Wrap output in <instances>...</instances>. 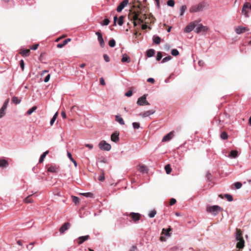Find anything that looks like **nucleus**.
I'll use <instances>...</instances> for the list:
<instances>
[{"instance_id":"nucleus-1","label":"nucleus","mask_w":251,"mask_h":251,"mask_svg":"<svg viewBox=\"0 0 251 251\" xmlns=\"http://www.w3.org/2000/svg\"><path fill=\"white\" fill-rule=\"evenodd\" d=\"M141 3L137 1L135 2L133 7L134 8H137L138 9L134 11H130V14L128 15V17H130L131 20L133 21L134 26L135 27L138 24L143 23L145 20L147 19L146 15L142 14L140 11Z\"/></svg>"},{"instance_id":"nucleus-2","label":"nucleus","mask_w":251,"mask_h":251,"mask_svg":"<svg viewBox=\"0 0 251 251\" xmlns=\"http://www.w3.org/2000/svg\"><path fill=\"white\" fill-rule=\"evenodd\" d=\"M235 238L238 241L236 248L239 249H243L244 247L245 241L243 237L242 231L240 229L236 228Z\"/></svg>"},{"instance_id":"nucleus-3","label":"nucleus","mask_w":251,"mask_h":251,"mask_svg":"<svg viewBox=\"0 0 251 251\" xmlns=\"http://www.w3.org/2000/svg\"><path fill=\"white\" fill-rule=\"evenodd\" d=\"M208 6V4L205 2H202L198 4L192 5L189 9L190 13H196L203 11V10Z\"/></svg>"},{"instance_id":"nucleus-4","label":"nucleus","mask_w":251,"mask_h":251,"mask_svg":"<svg viewBox=\"0 0 251 251\" xmlns=\"http://www.w3.org/2000/svg\"><path fill=\"white\" fill-rule=\"evenodd\" d=\"M223 210L222 208L218 205L208 206L206 207V211L210 213L214 216L219 214L220 211Z\"/></svg>"},{"instance_id":"nucleus-5","label":"nucleus","mask_w":251,"mask_h":251,"mask_svg":"<svg viewBox=\"0 0 251 251\" xmlns=\"http://www.w3.org/2000/svg\"><path fill=\"white\" fill-rule=\"evenodd\" d=\"M99 147L101 150L105 151H109L111 148V145L104 140H102L99 143Z\"/></svg>"},{"instance_id":"nucleus-6","label":"nucleus","mask_w":251,"mask_h":251,"mask_svg":"<svg viewBox=\"0 0 251 251\" xmlns=\"http://www.w3.org/2000/svg\"><path fill=\"white\" fill-rule=\"evenodd\" d=\"M125 215L130 217L132 221L134 223L138 222L141 217V215L138 213L131 212L129 214L126 213Z\"/></svg>"},{"instance_id":"nucleus-7","label":"nucleus","mask_w":251,"mask_h":251,"mask_svg":"<svg viewBox=\"0 0 251 251\" xmlns=\"http://www.w3.org/2000/svg\"><path fill=\"white\" fill-rule=\"evenodd\" d=\"M147 95L145 94L143 96L140 97L137 101V104L140 106L149 105L150 103L146 100Z\"/></svg>"},{"instance_id":"nucleus-8","label":"nucleus","mask_w":251,"mask_h":251,"mask_svg":"<svg viewBox=\"0 0 251 251\" xmlns=\"http://www.w3.org/2000/svg\"><path fill=\"white\" fill-rule=\"evenodd\" d=\"M9 102V99H7L4 102L2 107L0 109V118H2L5 114V110Z\"/></svg>"},{"instance_id":"nucleus-9","label":"nucleus","mask_w":251,"mask_h":251,"mask_svg":"<svg viewBox=\"0 0 251 251\" xmlns=\"http://www.w3.org/2000/svg\"><path fill=\"white\" fill-rule=\"evenodd\" d=\"M249 30V29L247 27H243L242 26H239L235 28V31L238 34L243 33L246 31Z\"/></svg>"},{"instance_id":"nucleus-10","label":"nucleus","mask_w":251,"mask_h":251,"mask_svg":"<svg viewBox=\"0 0 251 251\" xmlns=\"http://www.w3.org/2000/svg\"><path fill=\"white\" fill-rule=\"evenodd\" d=\"M128 3V0H123L119 5L117 8V11L118 12H120L122 11V10L125 7L126 5Z\"/></svg>"},{"instance_id":"nucleus-11","label":"nucleus","mask_w":251,"mask_h":251,"mask_svg":"<svg viewBox=\"0 0 251 251\" xmlns=\"http://www.w3.org/2000/svg\"><path fill=\"white\" fill-rule=\"evenodd\" d=\"M155 112V110L151 109L145 111L144 112L140 113L139 115L143 118L148 117L152 114H153Z\"/></svg>"},{"instance_id":"nucleus-12","label":"nucleus","mask_w":251,"mask_h":251,"mask_svg":"<svg viewBox=\"0 0 251 251\" xmlns=\"http://www.w3.org/2000/svg\"><path fill=\"white\" fill-rule=\"evenodd\" d=\"M249 2H246L244 4L242 10V13L245 15L246 17H248V13H249Z\"/></svg>"},{"instance_id":"nucleus-13","label":"nucleus","mask_w":251,"mask_h":251,"mask_svg":"<svg viewBox=\"0 0 251 251\" xmlns=\"http://www.w3.org/2000/svg\"><path fill=\"white\" fill-rule=\"evenodd\" d=\"M174 136V132L173 131H171L167 134H166L162 140V142H165L170 141Z\"/></svg>"},{"instance_id":"nucleus-14","label":"nucleus","mask_w":251,"mask_h":251,"mask_svg":"<svg viewBox=\"0 0 251 251\" xmlns=\"http://www.w3.org/2000/svg\"><path fill=\"white\" fill-rule=\"evenodd\" d=\"M196 25V24H195V22L190 23L185 28L184 31L186 33H189L191 32L194 29Z\"/></svg>"},{"instance_id":"nucleus-15","label":"nucleus","mask_w":251,"mask_h":251,"mask_svg":"<svg viewBox=\"0 0 251 251\" xmlns=\"http://www.w3.org/2000/svg\"><path fill=\"white\" fill-rule=\"evenodd\" d=\"M96 34L98 36V40L100 43V47L103 48L105 45V43L104 40L102 38V34H101L100 32L99 31L97 32L96 33Z\"/></svg>"},{"instance_id":"nucleus-16","label":"nucleus","mask_w":251,"mask_h":251,"mask_svg":"<svg viewBox=\"0 0 251 251\" xmlns=\"http://www.w3.org/2000/svg\"><path fill=\"white\" fill-rule=\"evenodd\" d=\"M70 224L68 222L65 223L62 225L59 229V231L61 233H63L65 231L68 230L70 227Z\"/></svg>"},{"instance_id":"nucleus-17","label":"nucleus","mask_w":251,"mask_h":251,"mask_svg":"<svg viewBox=\"0 0 251 251\" xmlns=\"http://www.w3.org/2000/svg\"><path fill=\"white\" fill-rule=\"evenodd\" d=\"M138 171L142 173H147L148 171V169L147 167L143 164H139L137 168Z\"/></svg>"},{"instance_id":"nucleus-18","label":"nucleus","mask_w":251,"mask_h":251,"mask_svg":"<svg viewBox=\"0 0 251 251\" xmlns=\"http://www.w3.org/2000/svg\"><path fill=\"white\" fill-rule=\"evenodd\" d=\"M208 30V28L206 26H203L202 25H200L196 28L195 31L197 33H200L201 32H205Z\"/></svg>"},{"instance_id":"nucleus-19","label":"nucleus","mask_w":251,"mask_h":251,"mask_svg":"<svg viewBox=\"0 0 251 251\" xmlns=\"http://www.w3.org/2000/svg\"><path fill=\"white\" fill-rule=\"evenodd\" d=\"M30 52L29 49H21L19 53L23 57H27L29 55Z\"/></svg>"},{"instance_id":"nucleus-20","label":"nucleus","mask_w":251,"mask_h":251,"mask_svg":"<svg viewBox=\"0 0 251 251\" xmlns=\"http://www.w3.org/2000/svg\"><path fill=\"white\" fill-rule=\"evenodd\" d=\"M119 132H115L114 133H112V135H111V140L112 141L117 143L119 140Z\"/></svg>"},{"instance_id":"nucleus-21","label":"nucleus","mask_w":251,"mask_h":251,"mask_svg":"<svg viewBox=\"0 0 251 251\" xmlns=\"http://www.w3.org/2000/svg\"><path fill=\"white\" fill-rule=\"evenodd\" d=\"M89 238H90L89 235L80 236L78 238L77 243L79 245H80V244H82L84 241L88 240Z\"/></svg>"},{"instance_id":"nucleus-22","label":"nucleus","mask_w":251,"mask_h":251,"mask_svg":"<svg viewBox=\"0 0 251 251\" xmlns=\"http://www.w3.org/2000/svg\"><path fill=\"white\" fill-rule=\"evenodd\" d=\"M9 165V163L7 160L4 159H0V168H5L8 167Z\"/></svg>"},{"instance_id":"nucleus-23","label":"nucleus","mask_w":251,"mask_h":251,"mask_svg":"<svg viewBox=\"0 0 251 251\" xmlns=\"http://www.w3.org/2000/svg\"><path fill=\"white\" fill-rule=\"evenodd\" d=\"M172 230V228L171 227H169L168 229L163 228L162 230L161 234H164L165 235L167 236H170L171 233H170V231Z\"/></svg>"},{"instance_id":"nucleus-24","label":"nucleus","mask_w":251,"mask_h":251,"mask_svg":"<svg viewBox=\"0 0 251 251\" xmlns=\"http://www.w3.org/2000/svg\"><path fill=\"white\" fill-rule=\"evenodd\" d=\"M115 121L116 122H118L121 125H125V122H124L123 119L121 117V116L116 115L115 116Z\"/></svg>"},{"instance_id":"nucleus-25","label":"nucleus","mask_w":251,"mask_h":251,"mask_svg":"<svg viewBox=\"0 0 251 251\" xmlns=\"http://www.w3.org/2000/svg\"><path fill=\"white\" fill-rule=\"evenodd\" d=\"M48 170L51 173H56L58 171V168L56 166H50L48 168Z\"/></svg>"},{"instance_id":"nucleus-26","label":"nucleus","mask_w":251,"mask_h":251,"mask_svg":"<svg viewBox=\"0 0 251 251\" xmlns=\"http://www.w3.org/2000/svg\"><path fill=\"white\" fill-rule=\"evenodd\" d=\"M130 61V57L126 54H124L123 55V57L122 58V62H127L129 63Z\"/></svg>"},{"instance_id":"nucleus-27","label":"nucleus","mask_w":251,"mask_h":251,"mask_svg":"<svg viewBox=\"0 0 251 251\" xmlns=\"http://www.w3.org/2000/svg\"><path fill=\"white\" fill-rule=\"evenodd\" d=\"M32 195L28 196L26 198L24 199V202L26 203H31L33 202V200L31 199Z\"/></svg>"},{"instance_id":"nucleus-28","label":"nucleus","mask_w":251,"mask_h":251,"mask_svg":"<svg viewBox=\"0 0 251 251\" xmlns=\"http://www.w3.org/2000/svg\"><path fill=\"white\" fill-rule=\"evenodd\" d=\"M238 156V151L235 150H232L229 154V157L231 158H236Z\"/></svg>"},{"instance_id":"nucleus-29","label":"nucleus","mask_w":251,"mask_h":251,"mask_svg":"<svg viewBox=\"0 0 251 251\" xmlns=\"http://www.w3.org/2000/svg\"><path fill=\"white\" fill-rule=\"evenodd\" d=\"M155 51L153 49H150L147 51V56L149 57H151L153 56L154 54Z\"/></svg>"},{"instance_id":"nucleus-30","label":"nucleus","mask_w":251,"mask_h":251,"mask_svg":"<svg viewBox=\"0 0 251 251\" xmlns=\"http://www.w3.org/2000/svg\"><path fill=\"white\" fill-rule=\"evenodd\" d=\"M153 41L156 44H159L161 41V38L157 36H154L153 37Z\"/></svg>"},{"instance_id":"nucleus-31","label":"nucleus","mask_w":251,"mask_h":251,"mask_svg":"<svg viewBox=\"0 0 251 251\" xmlns=\"http://www.w3.org/2000/svg\"><path fill=\"white\" fill-rule=\"evenodd\" d=\"M12 102L15 104H17L21 102V100H19L17 97L14 96L12 98Z\"/></svg>"},{"instance_id":"nucleus-32","label":"nucleus","mask_w":251,"mask_h":251,"mask_svg":"<svg viewBox=\"0 0 251 251\" xmlns=\"http://www.w3.org/2000/svg\"><path fill=\"white\" fill-rule=\"evenodd\" d=\"M57 116H58V112H57L54 115V116H53V117L52 118V119H51V120L50 121V124L51 126L53 125V124H54V122L55 121Z\"/></svg>"},{"instance_id":"nucleus-33","label":"nucleus","mask_w":251,"mask_h":251,"mask_svg":"<svg viewBox=\"0 0 251 251\" xmlns=\"http://www.w3.org/2000/svg\"><path fill=\"white\" fill-rule=\"evenodd\" d=\"M165 170L167 174H170L172 171V169L169 164H167L165 166Z\"/></svg>"},{"instance_id":"nucleus-34","label":"nucleus","mask_w":251,"mask_h":251,"mask_svg":"<svg viewBox=\"0 0 251 251\" xmlns=\"http://www.w3.org/2000/svg\"><path fill=\"white\" fill-rule=\"evenodd\" d=\"M221 138L223 140H226L228 138V135L225 131H223L221 134Z\"/></svg>"},{"instance_id":"nucleus-35","label":"nucleus","mask_w":251,"mask_h":251,"mask_svg":"<svg viewBox=\"0 0 251 251\" xmlns=\"http://www.w3.org/2000/svg\"><path fill=\"white\" fill-rule=\"evenodd\" d=\"M37 109V107L36 106H34L31 108L29 109L27 112L26 114L27 115H30L32 113H33L35 110Z\"/></svg>"},{"instance_id":"nucleus-36","label":"nucleus","mask_w":251,"mask_h":251,"mask_svg":"<svg viewBox=\"0 0 251 251\" xmlns=\"http://www.w3.org/2000/svg\"><path fill=\"white\" fill-rule=\"evenodd\" d=\"M72 201H73L75 204H77L79 203V199L78 197H76V196H72Z\"/></svg>"},{"instance_id":"nucleus-37","label":"nucleus","mask_w":251,"mask_h":251,"mask_svg":"<svg viewBox=\"0 0 251 251\" xmlns=\"http://www.w3.org/2000/svg\"><path fill=\"white\" fill-rule=\"evenodd\" d=\"M105 178H104V174L103 171H101V174L100 175V176L98 177L99 180L100 181H104Z\"/></svg>"},{"instance_id":"nucleus-38","label":"nucleus","mask_w":251,"mask_h":251,"mask_svg":"<svg viewBox=\"0 0 251 251\" xmlns=\"http://www.w3.org/2000/svg\"><path fill=\"white\" fill-rule=\"evenodd\" d=\"M156 214V211L154 209L151 210L149 214V216L150 218H153Z\"/></svg>"},{"instance_id":"nucleus-39","label":"nucleus","mask_w":251,"mask_h":251,"mask_svg":"<svg viewBox=\"0 0 251 251\" xmlns=\"http://www.w3.org/2000/svg\"><path fill=\"white\" fill-rule=\"evenodd\" d=\"M186 9H187V7L186 5H182L180 7V15L181 16H182L184 14V13L185 12Z\"/></svg>"},{"instance_id":"nucleus-40","label":"nucleus","mask_w":251,"mask_h":251,"mask_svg":"<svg viewBox=\"0 0 251 251\" xmlns=\"http://www.w3.org/2000/svg\"><path fill=\"white\" fill-rule=\"evenodd\" d=\"M225 197L227 199V201H233L232 196L229 194H225Z\"/></svg>"},{"instance_id":"nucleus-41","label":"nucleus","mask_w":251,"mask_h":251,"mask_svg":"<svg viewBox=\"0 0 251 251\" xmlns=\"http://www.w3.org/2000/svg\"><path fill=\"white\" fill-rule=\"evenodd\" d=\"M132 126H133V127L134 128V129H138L140 126V123H137V122H134L132 123Z\"/></svg>"},{"instance_id":"nucleus-42","label":"nucleus","mask_w":251,"mask_h":251,"mask_svg":"<svg viewBox=\"0 0 251 251\" xmlns=\"http://www.w3.org/2000/svg\"><path fill=\"white\" fill-rule=\"evenodd\" d=\"M124 23V17L123 16H120L119 17L118 24L119 25H122Z\"/></svg>"},{"instance_id":"nucleus-43","label":"nucleus","mask_w":251,"mask_h":251,"mask_svg":"<svg viewBox=\"0 0 251 251\" xmlns=\"http://www.w3.org/2000/svg\"><path fill=\"white\" fill-rule=\"evenodd\" d=\"M82 195L86 197H93V194L90 192L82 193Z\"/></svg>"},{"instance_id":"nucleus-44","label":"nucleus","mask_w":251,"mask_h":251,"mask_svg":"<svg viewBox=\"0 0 251 251\" xmlns=\"http://www.w3.org/2000/svg\"><path fill=\"white\" fill-rule=\"evenodd\" d=\"M171 54L173 56H177L179 54V52L176 49H173L171 51Z\"/></svg>"},{"instance_id":"nucleus-45","label":"nucleus","mask_w":251,"mask_h":251,"mask_svg":"<svg viewBox=\"0 0 251 251\" xmlns=\"http://www.w3.org/2000/svg\"><path fill=\"white\" fill-rule=\"evenodd\" d=\"M172 56L170 55L165 57L162 59V63H165L167 61H168L172 59Z\"/></svg>"},{"instance_id":"nucleus-46","label":"nucleus","mask_w":251,"mask_h":251,"mask_svg":"<svg viewBox=\"0 0 251 251\" xmlns=\"http://www.w3.org/2000/svg\"><path fill=\"white\" fill-rule=\"evenodd\" d=\"M234 185L235 187L236 188V189H240L242 187V184L240 182H237L234 184Z\"/></svg>"},{"instance_id":"nucleus-47","label":"nucleus","mask_w":251,"mask_h":251,"mask_svg":"<svg viewBox=\"0 0 251 251\" xmlns=\"http://www.w3.org/2000/svg\"><path fill=\"white\" fill-rule=\"evenodd\" d=\"M115 44H116L115 41L114 39H111L109 41V45L111 47H115Z\"/></svg>"},{"instance_id":"nucleus-48","label":"nucleus","mask_w":251,"mask_h":251,"mask_svg":"<svg viewBox=\"0 0 251 251\" xmlns=\"http://www.w3.org/2000/svg\"><path fill=\"white\" fill-rule=\"evenodd\" d=\"M167 4L169 6L173 7L175 5V1L174 0H169L167 1Z\"/></svg>"},{"instance_id":"nucleus-49","label":"nucleus","mask_w":251,"mask_h":251,"mask_svg":"<svg viewBox=\"0 0 251 251\" xmlns=\"http://www.w3.org/2000/svg\"><path fill=\"white\" fill-rule=\"evenodd\" d=\"M162 57V55L161 52H158L156 56V60L159 61Z\"/></svg>"},{"instance_id":"nucleus-50","label":"nucleus","mask_w":251,"mask_h":251,"mask_svg":"<svg viewBox=\"0 0 251 251\" xmlns=\"http://www.w3.org/2000/svg\"><path fill=\"white\" fill-rule=\"evenodd\" d=\"M20 66H21V68L22 69V70L23 71H24V67H25V63H24V61L23 60H21L20 61Z\"/></svg>"},{"instance_id":"nucleus-51","label":"nucleus","mask_w":251,"mask_h":251,"mask_svg":"<svg viewBox=\"0 0 251 251\" xmlns=\"http://www.w3.org/2000/svg\"><path fill=\"white\" fill-rule=\"evenodd\" d=\"M110 23V21L108 19H105L103 21V25H107Z\"/></svg>"},{"instance_id":"nucleus-52","label":"nucleus","mask_w":251,"mask_h":251,"mask_svg":"<svg viewBox=\"0 0 251 251\" xmlns=\"http://www.w3.org/2000/svg\"><path fill=\"white\" fill-rule=\"evenodd\" d=\"M66 45V44H65L64 43V41H63V43H59L57 45V47L58 48H63L64 46H65V45Z\"/></svg>"},{"instance_id":"nucleus-53","label":"nucleus","mask_w":251,"mask_h":251,"mask_svg":"<svg viewBox=\"0 0 251 251\" xmlns=\"http://www.w3.org/2000/svg\"><path fill=\"white\" fill-rule=\"evenodd\" d=\"M39 46V45L38 44H34L33 46H31L30 47V49L33 50H36Z\"/></svg>"},{"instance_id":"nucleus-54","label":"nucleus","mask_w":251,"mask_h":251,"mask_svg":"<svg viewBox=\"0 0 251 251\" xmlns=\"http://www.w3.org/2000/svg\"><path fill=\"white\" fill-rule=\"evenodd\" d=\"M132 95V92L131 90L128 91L126 93H125V96L126 97H130Z\"/></svg>"},{"instance_id":"nucleus-55","label":"nucleus","mask_w":251,"mask_h":251,"mask_svg":"<svg viewBox=\"0 0 251 251\" xmlns=\"http://www.w3.org/2000/svg\"><path fill=\"white\" fill-rule=\"evenodd\" d=\"M206 177L207 178L208 180L210 181L212 178V176L211 174L209 173H207L206 175Z\"/></svg>"},{"instance_id":"nucleus-56","label":"nucleus","mask_w":251,"mask_h":251,"mask_svg":"<svg viewBox=\"0 0 251 251\" xmlns=\"http://www.w3.org/2000/svg\"><path fill=\"white\" fill-rule=\"evenodd\" d=\"M176 202V199H174V198H172L171 200H170V205H174V204H175Z\"/></svg>"},{"instance_id":"nucleus-57","label":"nucleus","mask_w":251,"mask_h":251,"mask_svg":"<svg viewBox=\"0 0 251 251\" xmlns=\"http://www.w3.org/2000/svg\"><path fill=\"white\" fill-rule=\"evenodd\" d=\"M46 156H45L44 154H42L39 159V163H42L44 161V158H45Z\"/></svg>"},{"instance_id":"nucleus-58","label":"nucleus","mask_w":251,"mask_h":251,"mask_svg":"<svg viewBox=\"0 0 251 251\" xmlns=\"http://www.w3.org/2000/svg\"><path fill=\"white\" fill-rule=\"evenodd\" d=\"M103 58L105 60V61L107 62L110 61L109 57L107 54L103 55Z\"/></svg>"},{"instance_id":"nucleus-59","label":"nucleus","mask_w":251,"mask_h":251,"mask_svg":"<svg viewBox=\"0 0 251 251\" xmlns=\"http://www.w3.org/2000/svg\"><path fill=\"white\" fill-rule=\"evenodd\" d=\"M100 84L101 85H103V86L105 85V81L103 77L100 78Z\"/></svg>"},{"instance_id":"nucleus-60","label":"nucleus","mask_w":251,"mask_h":251,"mask_svg":"<svg viewBox=\"0 0 251 251\" xmlns=\"http://www.w3.org/2000/svg\"><path fill=\"white\" fill-rule=\"evenodd\" d=\"M50 74L48 75L44 79V82H48L50 80Z\"/></svg>"},{"instance_id":"nucleus-61","label":"nucleus","mask_w":251,"mask_h":251,"mask_svg":"<svg viewBox=\"0 0 251 251\" xmlns=\"http://www.w3.org/2000/svg\"><path fill=\"white\" fill-rule=\"evenodd\" d=\"M147 81L148 82H151V83H154L155 81H154V79L153 78H149L147 79Z\"/></svg>"},{"instance_id":"nucleus-62","label":"nucleus","mask_w":251,"mask_h":251,"mask_svg":"<svg viewBox=\"0 0 251 251\" xmlns=\"http://www.w3.org/2000/svg\"><path fill=\"white\" fill-rule=\"evenodd\" d=\"M85 146L86 147L90 149H92L93 148V146L92 144H85Z\"/></svg>"},{"instance_id":"nucleus-63","label":"nucleus","mask_w":251,"mask_h":251,"mask_svg":"<svg viewBox=\"0 0 251 251\" xmlns=\"http://www.w3.org/2000/svg\"><path fill=\"white\" fill-rule=\"evenodd\" d=\"M67 155H68V157L70 158V159L73 161V160H74V159H73V158L72 157V154L70 152H67Z\"/></svg>"},{"instance_id":"nucleus-64","label":"nucleus","mask_w":251,"mask_h":251,"mask_svg":"<svg viewBox=\"0 0 251 251\" xmlns=\"http://www.w3.org/2000/svg\"><path fill=\"white\" fill-rule=\"evenodd\" d=\"M61 116L62 117H63V119H66V113L64 111H62L61 112Z\"/></svg>"}]
</instances>
